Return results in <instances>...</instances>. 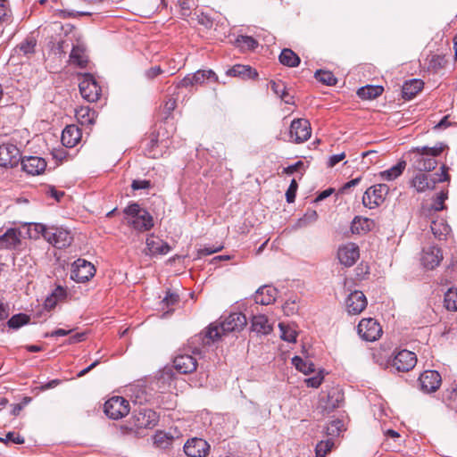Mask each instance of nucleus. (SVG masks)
<instances>
[{
	"instance_id": "nucleus-25",
	"label": "nucleus",
	"mask_w": 457,
	"mask_h": 457,
	"mask_svg": "<svg viewBox=\"0 0 457 457\" xmlns=\"http://www.w3.org/2000/svg\"><path fill=\"white\" fill-rule=\"evenodd\" d=\"M229 77H237L242 79H255L258 78V72L249 65L236 64L226 71Z\"/></svg>"
},
{
	"instance_id": "nucleus-29",
	"label": "nucleus",
	"mask_w": 457,
	"mask_h": 457,
	"mask_svg": "<svg viewBox=\"0 0 457 457\" xmlns=\"http://www.w3.org/2000/svg\"><path fill=\"white\" fill-rule=\"evenodd\" d=\"M70 61L80 68H85L88 62L86 49L82 45L73 46L70 54Z\"/></svg>"
},
{
	"instance_id": "nucleus-18",
	"label": "nucleus",
	"mask_w": 457,
	"mask_h": 457,
	"mask_svg": "<svg viewBox=\"0 0 457 457\" xmlns=\"http://www.w3.org/2000/svg\"><path fill=\"white\" fill-rule=\"evenodd\" d=\"M210 451L207 441L194 437L187 441L184 445V452L187 457H205Z\"/></svg>"
},
{
	"instance_id": "nucleus-5",
	"label": "nucleus",
	"mask_w": 457,
	"mask_h": 457,
	"mask_svg": "<svg viewBox=\"0 0 457 457\" xmlns=\"http://www.w3.org/2000/svg\"><path fill=\"white\" fill-rule=\"evenodd\" d=\"M441 174L438 179H431L426 173L419 171L411 180V186L416 189L417 192L422 193L428 189H434L437 182L450 181V175L448 174L449 168L444 164L440 168Z\"/></svg>"
},
{
	"instance_id": "nucleus-4",
	"label": "nucleus",
	"mask_w": 457,
	"mask_h": 457,
	"mask_svg": "<svg viewBox=\"0 0 457 457\" xmlns=\"http://www.w3.org/2000/svg\"><path fill=\"white\" fill-rule=\"evenodd\" d=\"M35 228L48 243L59 249L71 245L73 240L71 232L63 228L46 227L43 224H36Z\"/></svg>"
},
{
	"instance_id": "nucleus-63",
	"label": "nucleus",
	"mask_w": 457,
	"mask_h": 457,
	"mask_svg": "<svg viewBox=\"0 0 457 457\" xmlns=\"http://www.w3.org/2000/svg\"><path fill=\"white\" fill-rule=\"evenodd\" d=\"M361 177L360 176V177H358V178H356V179H352V180H350V181L346 182V183L342 187V188H341V192H342V193H347V191H348L351 187L357 186V185L360 183V181H361Z\"/></svg>"
},
{
	"instance_id": "nucleus-62",
	"label": "nucleus",
	"mask_w": 457,
	"mask_h": 457,
	"mask_svg": "<svg viewBox=\"0 0 457 457\" xmlns=\"http://www.w3.org/2000/svg\"><path fill=\"white\" fill-rule=\"evenodd\" d=\"M46 194L54 198L57 202H60L62 197L64 195L63 191H58L54 187H50L46 191Z\"/></svg>"
},
{
	"instance_id": "nucleus-42",
	"label": "nucleus",
	"mask_w": 457,
	"mask_h": 457,
	"mask_svg": "<svg viewBox=\"0 0 457 457\" xmlns=\"http://www.w3.org/2000/svg\"><path fill=\"white\" fill-rule=\"evenodd\" d=\"M292 363L295 365L296 370L304 374H309L314 371V364L312 361H304L300 356H295L292 359Z\"/></svg>"
},
{
	"instance_id": "nucleus-35",
	"label": "nucleus",
	"mask_w": 457,
	"mask_h": 457,
	"mask_svg": "<svg viewBox=\"0 0 457 457\" xmlns=\"http://www.w3.org/2000/svg\"><path fill=\"white\" fill-rule=\"evenodd\" d=\"M278 60L281 64L287 67H297L300 64V57L290 48H284L279 56Z\"/></svg>"
},
{
	"instance_id": "nucleus-10",
	"label": "nucleus",
	"mask_w": 457,
	"mask_h": 457,
	"mask_svg": "<svg viewBox=\"0 0 457 457\" xmlns=\"http://www.w3.org/2000/svg\"><path fill=\"white\" fill-rule=\"evenodd\" d=\"M81 96L89 103L96 102L101 96V87L91 74H85L79 85Z\"/></svg>"
},
{
	"instance_id": "nucleus-2",
	"label": "nucleus",
	"mask_w": 457,
	"mask_h": 457,
	"mask_svg": "<svg viewBox=\"0 0 457 457\" xmlns=\"http://www.w3.org/2000/svg\"><path fill=\"white\" fill-rule=\"evenodd\" d=\"M445 148L443 144L433 147L422 146L411 150L413 156V166L419 171H430L436 168L437 162L435 157L441 154Z\"/></svg>"
},
{
	"instance_id": "nucleus-52",
	"label": "nucleus",
	"mask_w": 457,
	"mask_h": 457,
	"mask_svg": "<svg viewBox=\"0 0 457 457\" xmlns=\"http://www.w3.org/2000/svg\"><path fill=\"white\" fill-rule=\"evenodd\" d=\"M177 107V100L173 97H169L163 104L162 110L164 113V119H168L172 112Z\"/></svg>"
},
{
	"instance_id": "nucleus-31",
	"label": "nucleus",
	"mask_w": 457,
	"mask_h": 457,
	"mask_svg": "<svg viewBox=\"0 0 457 457\" xmlns=\"http://www.w3.org/2000/svg\"><path fill=\"white\" fill-rule=\"evenodd\" d=\"M424 83L420 79H413L406 81L402 88L403 97L404 99L413 98L423 88Z\"/></svg>"
},
{
	"instance_id": "nucleus-11",
	"label": "nucleus",
	"mask_w": 457,
	"mask_h": 457,
	"mask_svg": "<svg viewBox=\"0 0 457 457\" xmlns=\"http://www.w3.org/2000/svg\"><path fill=\"white\" fill-rule=\"evenodd\" d=\"M95 272L96 269L91 262L78 259L71 265V278L78 283H85L94 277Z\"/></svg>"
},
{
	"instance_id": "nucleus-51",
	"label": "nucleus",
	"mask_w": 457,
	"mask_h": 457,
	"mask_svg": "<svg viewBox=\"0 0 457 457\" xmlns=\"http://www.w3.org/2000/svg\"><path fill=\"white\" fill-rule=\"evenodd\" d=\"M237 42L241 47H245L246 49H254L258 46V42L250 36H239Z\"/></svg>"
},
{
	"instance_id": "nucleus-59",
	"label": "nucleus",
	"mask_w": 457,
	"mask_h": 457,
	"mask_svg": "<svg viewBox=\"0 0 457 457\" xmlns=\"http://www.w3.org/2000/svg\"><path fill=\"white\" fill-rule=\"evenodd\" d=\"M303 167V162L302 161H298L295 163L289 165L283 169V173L291 175L298 170H300Z\"/></svg>"
},
{
	"instance_id": "nucleus-57",
	"label": "nucleus",
	"mask_w": 457,
	"mask_h": 457,
	"mask_svg": "<svg viewBox=\"0 0 457 457\" xmlns=\"http://www.w3.org/2000/svg\"><path fill=\"white\" fill-rule=\"evenodd\" d=\"M149 187H151V181L146 179H134L131 184V188L135 191Z\"/></svg>"
},
{
	"instance_id": "nucleus-61",
	"label": "nucleus",
	"mask_w": 457,
	"mask_h": 457,
	"mask_svg": "<svg viewBox=\"0 0 457 457\" xmlns=\"http://www.w3.org/2000/svg\"><path fill=\"white\" fill-rule=\"evenodd\" d=\"M54 298L58 301L64 299L66 297V289L61 286L55 287V289L51 294Z\"/></svg>"
},
{
	"instance_id": "nucleus-19",
	"label": "nucleus",
	"mask_w": 457,
	"mask_h": 457,
	"mask_svg": "<svg viewBox=\"0 0 457 457\" xmlns=\"http://www.w3.org/2000/svg\"><path fill=\"white\" fill-rule=\"evenodd\" d=\"M22 170L29 175H39L45 171L46 162L39 156L21 157Z\"/></svg>"
},
{
	"instance_id": "nucleus-43",
	"label": "nucleus",
	"mask_w": 457,
	"mask_h": 457,
	"mask_svg": "<svg viewBox=\"0 0 457 457\" xmlns=\"http://www.w3.org/2000/svg\"><path fill=\"white\" fill-rule=\"evenodd\" d=\"M445 306L449 311H457V288H450L445 293Z\"/></svg>"
},
{
	"instance_id": "nucleus-23",
	"label": "nucleus",
	"mask_w": 457,
	"mask_h": 457,
	"mask_svg": "<svg viewBox=\"0 0 457 457\" xmlns=\"http://www.w3.org/2000/svg\"><path fill=\"white\" fill-rule=\"evenodd\" d=\"M443 260V253L440 248L430 246L423 251L421 262L428 270L437 267Z\"/></svg>"
},
{
	"instance_id": "nucleus-49",
	"label": "nucleus",
	"mask_w": 457,
	"mask_h": 457,
	"mask_svg": "<svg viewBox=\"0 0 457 457\" xmlns=\"http://www.w3.org/2000/svg\"><path fill=\"white\" fill-rule=\"evenodd\" d=\"M278 327L281 331V338L287 342H295L297 333L295 329L291 328L288 325L279 323Z\"/></svg>"
},
{
	"instance_id": "nucleus-53",
	"label": "nucleus",
	"mask_w": 457,
	"mask_h": 457,
	"mask_svg": "<svg viewBox=\"0 0 457 457\" xmlns=\"http://www.w3.org/2000/svg\"><path fill=\"white\" fill-rule=\"evenodd\" d=\"M343 426L342 420H335L328 425L326 433L328 436H338Z\"/></svg>"
},
{
	"instance_id": "nucleus-12",
	"label": "nucleus",
	"mask_w": 457,
	"mask_h": 457,
	"mask_svg": "<svg viewBox=\"0 0 457 457\" xmlns=\"http://www.w3.org/2000/svg\"><path fill=\"white\" fill-rule=\"evenodd\" d=\"M417 363V356L415 353L406 349L398 351L392 360L390 364L399 372H407L412 370Z\"/></svg>"
},
{
	"instance_id": "nucleus-64",
	"label": "nucleus",
	"mask_w": 457,
	"mask_h": 457,
	"mask_svg": "<svg viewBox=\"0 0 457 457\" xmlns=\"http://www.w3.org/2000/svg\"><path fill=\"white\" fill-rule=\"evenodd\" d=\"M345 157V153H341V154H334L332 155L329 160H328V167H334L336 164H337L339 162H341L342 160H344Z\"/></svg>"
},
{
	"instance_id": "nucleus-36",
	"label": "nucleus",
	"mask_w": 457,
	"mask_h": 457,
	"mask_svg": "<svg viewBox=\"0 0 457 457\" xmlns=\"http://www.w3.org/2000/svg\"><path fill=\"white\" fill-rule=\"evenodd\" d=\"M154 445L160 449H169L174 441L173 436L163 431H156L154 437Z\"/></svg>"
},
{
	"instance_id": "nucleus-15",
	"label": "nucleus",
	"mask_w": 457,
	"mask_h": 457,
	"mask_svg": "<svg viewBox=\"0 0 457 457\" xmlns=\"http://www.w3.org/2000/svg\"><path fill=\"white\" fill-rule=\"evenodd\" d=\"M422 392L429 394L436 392L441 386L442 378L436 370H425L418 379Z\"/></svg>"
},
{
	"instance_id": "nucleus-33",
	"label": "nucleus",
	"mask_w": 457,
	"mask_h": 457,
	"mask_svg": "<svg viewBox=\"0 0 457 457\" xmlns=\"http://www.w3.org/2000/svg\"><path fill=\"white\" fill-rule=\"evenodd\" d=\"M251 329L256 333L267 335L271 332L272 327L265 315L260 314L253 317Z\"/></svg>"
},
{
	"instance_id": "nucleus-21",
	"label": "nucleus",
	"mask_w": 457,
	"mask_h": 457,
	"mask_svg": "<svg viewBox=\"0 0 457 457\" xmlns=\"http://www.w3.org/2000/svg\"><path fill=\"white\" fill-rule=\"evenodd\" d=\"M173 366L181 374H189L197 368V361L190 354H178L173 360Z\"/></svg>"
},
{
	"instance_id": "nucleus-8",
	"label": "nucleus",
	"mask_w": 457,
	"mask_h": 457,
	"mask_svg": "<svg viewBox=\"0 0 457 457\" xmlns=\"http://www.w3.org/2000/svg\"><path fill=\"white\" fill-rule=\"evenodd\" d=\"M312 135L311 123L306 119H295L289 129L290 141L301 144L307 141Z\"/></svg>"
},
{
	"instance_id": "nucleus-47",
	"label": "nucleus",
	"mask_w": 457,
	"mask_h": 457,
	"mask_svg": "<svg viewBox=\"0 0 457 457\" xmlns=\"http://www.w3.org/2000/svg\"><path fill=\"white\" fill-rule=\"evenodd\" d=\"M448 197L447 191H441L434 198V204L431 205L429 211L440 212L445 209V201Z\"/></svg>"
},
{
	"instance_id": "nucleus-40",
	"label": "nucleus",
	"mask_w": 457,
	"mask_h": 457,
	"mask_svg": "<svg viewBox=\"0 0 457 457\" xmlns=\"http://www.w3.org/2000/svg\"><path fill=\"white\" fill-rule=\"evenodd\" d=\"M430 228H431V231L434 234V236L436 238H438L439 240L444 239L445 237L450 231V227L446 223H445L443 220L432 221Z\"/></svg>"
},
{
	"instance_id": "nucleus-13",
	"label": "nucleus",
	"mask_w": 457,
	"mask_h": 457,
	"mask_svg": "<svg viewBox=\"0 0 457 457\" xmlns=\"http://www.w3.org/2000/svg\"><path fill=\"white\" fill-rule=\"evenodd\" d=\"M206 81H219L217 74L212 70H198L195 73L187 74L179 82V87H188L202 86Z\"/></svg>"
},
{
	"instance_id": "nucleus-58",
	"label": "nucleus",
	"mask_w": 457,
	"mask_h": 457,
	"mask_svg": "<svg viewBox=\"0 0 457 457\" xmlns=\"http://www.w3.org/2000/svg\"><path fill=\"white\" fill-rule=\"evenodd\" d=\"M323 378H324L321 374H318L314 377L305 379V383L307 386L318 388L321 385Z\"/></svg>"
},
{
	"instance_id": "nucleus-14",
	"label": "nucleus",
	"mask_w": 457,
	"mask_h": 457,
	"mask_svg": "<svg viewBox=\"0 0 457 457\" xmlns=\"http://www.w3.org/2000/svg\"><path fill=\"white\" fill-rule=\"evenodd\" d=\"M21 161L19 148L12 144L0 145V166L4 168L16 167Z\"/></svg>"
},
{
	"instance_id": "nucleus-32",
	"label": "nucleus",
	"mask_w": 457,
	"mask_h": 457,
	"mask_svg": "<svg viewBox=\"0 0 457 457\" xmlns=\"http://www.w3.org/2000/svg\"><path fill=\"white\" fill-rule=\"evenodd\" d=\"M75 116L81 125H93L96 119V112L88 106H81L76 109Z\"/></svg>"
},
{
	"instance_id": "nucleus-6",
	"label": "nucleus",
	"mask_w": 457,
	"mask_h": 457,
	"mask_svg": "<svg viewBox=\"0 0 457 457\" xmlns=\"http://www.w3.org/2000/svg\"><path fill=\"white\" fill-rule=\"evenodd\" d=\"M104 413L112 420H119L129 412V403L122 396H112L104 403Z\"/></svg>"
},
{
	"instance_id": "nucleus-38",
	"label": "nucleus",
	"mask_w": 457,
	"mask_h": 457,
	"mask_svg": "<svg viewBox=\"0 0 457 457\" xmlns=\"http://www.w3.org/2000/svg\"><path fill=\"white\" fill-rule=\"evenodd\" d=\"M179 295L169 290L167 291L165 297L160 303L161 310L165 313H170L173 312V306L179 303Z\"/></svg>"
},
{
	"instance_id": "nucleus-7",
	"label": "nucleus",
	"mask_w": 457,
	"mask_h": 457,
	"mask_svg": "<svg viewBox=\"0 0 457 457\" xmlns=\"http://www.w3.org/2000/svg\"><path fill=\"white\" fill-rule=\"evenodd\" d=\"M388 192L389 187L387 185H374L365 191L362 196V204L370 209L375 208L385 201Z\"/></svg>"
},
{
	"instance_id": "nucleus-41",
	"label": "nucleus",
	"mask_w": 457,
	"mask_h": 457,
	"mask_svg": "<svg viewBox=\"0 0 457 457\" xmlns=\"http://www.w3.org/2000/svg\"><path fill=\"white\" fill-rule=\"evenodd\" d=\"M315 79L326 86H334L337 79L329 71L318 70L314 74Z\"/></svg>"
},
{
	"instance_id": "nucleus-27",
	"label": "nucleus",
	"mask_w": 457,
	"mask_h": 457,
	"mask_svg": "<svg viewBox=\"0 0 457 457\" xmlns=\"http://www.w3.org/2000/svg\"><path fill=\"white\" fill-rule=\"evenodd\" d=\"M344 401V394L338 387H332L328 391L323 409L330 412L340 406Z\"/></svg>"
},
{
	"instance_id": "nucleus-55",
	"label": "nucleus",
	"mask_w": 457,
	"mask_h": 457,
	"mask_svg": "<svg viewBox=\"0 0 457 457\" xmlns=\"http://www.w3.org/2000/svg\"><path fill=\"white\" fill-rule=\"evenodd\" d=\"M270 89L273 91V93L280 98V95H284L287 91V87L285 86V83L281 80H271L270 82Z\"/></svg>"
},
{
	"instance_id": "nucleus-17",
	"label": "nucleus",
	"mask_w": 457,
	"mask_h": 457,
	"mask_svg": "<svg viewBox=\"0 0 457 457\" xmlns=\"http://www.w3.org/2000/svg\"><path fill=\"white\" fill-rule=\"evenodd\" d=\"M134 425L138 428H153L159 420L158 414L152 409L140 408L133 415Z\"/></svg>"
},
{
	"instance_id": "nucleus-16",
	"label": "nucleus",
	"mask_w": 457,
	"mask_h": 457,
	"mask_svg": "<svg viewBox=\"0 0 457 457\" xmlns=\"http://www.w3.org/2000/svg\"><path fill=\"white\" fill-rule=\"evenodd\" d=\"M360 257L359 246L353 242L346 243L339 246L337 258L341 264L345 267H352Z\"/></svg>"
},
{
	"instance_id": "nucleus-26",
	"label": "nucleus",
	"mask_w": 457,
	"mask_h": 457,
	"mask_svg": "<svg viewBox=\"0 0 457 457\" xmlns=\"http://www.w3.org/2000/svg\"><path fill=\"white\" fill-rule=\"evenodd\" d=\"M81 138V132L76 125H68L62 130L61 141L66 147L75 146Z\"/></svg>"
},
{
	"instance_id": "nucleus-54",
	"label": "nucleus",
	"mask_w": 457,
	"mask_h": 457,
	"mask_svg": "<svg viewBox=\"0 0 457 457\" xmlns=\"http://www.w3.org/2000/svg\"><path fill=\"white\" fill-rule=\"evenodd\" d=\"M298 188V184L295 179L291 180V183L286 192V199L287 202L291 204L295 200L296 191Z\"/></svg>"
},
{
	"instance_id": "nucleus-45",
	"label": "nucleus",
	"mask_w": 457,
	"mask_h": 457,
	"mask_svg": "<svg viewBox=\"0 0 457 457\" xmlns=\"http://www.w3.org/2000/svg\"><path fill=\"white\" fill-rule=\"evenodd\" d=\"M29 321V317L24 313H19L13 315L8 321L7 325L9 328L17 329L21 326L27 324Z\"/></svg>"
},
{
	"instance_id": "nucleus-44",
	"label": "nucleus",
	"mask_w": 457,
	"mask_h": 457,
	"mask_svg": "<svg viewBox=\"0 0 457 457\" xmlns=\"http://www.w3.org/2000/svg\"><path fill=\"white\" fill-rule=\"evenodd\" d=\"M37 41L34 37H27L24 41L16 46L15 50L22 53L24 55H27L29 54L34 53Z\"/></svg>"
},
{
	"instance_id": "nucleus-46",
	"label": "nucleus",
	"mask_w": 457,
	"mask_h": 457,
	"mask_svg": "<svg viewBox=\"0 0 457 457\" xmlns=\"http://www.w3.org/2000/svg\"><path fill=\"white\" fill-rule=\"evenodd\" d=\"M143 144L145 145V154L148 156H155L154 153L155 146L158 144V137L154 133H151L149 137L143 140Z\"/></svg>"
},
{
	"instance_id": "nucleus-37",
	"label": "nucleus",
	"mask_w": 457,
	"mask_h": 457,
	"mask_svg": "<svg viewBox=\"0 0 457 457\" xmlns=\"http://www.w3.org/2000/svg\"><path fill=\"white\" fill-rule=\"evenodd\" d=\"M373 221L368 218L355 217L351 225L353 233L361 234L370 230Z\"/></svg>"
},
{
	"instance_id": "nucleus-9",
	"label": "nucleus",
	"mask_w": 457,
	"mask_h": 457,
	"mask_svg": "<svg viewBox=\"0 0 457 457\" xmlns=\"http://www.w3.org/2000/svg\"><path fill=\"white\" fill-rule=\"evenodd\" d=\"M359 336L365 341L374 342L382 336L380 324L372 318L362 319L357 327Z\"/></svg>"
},
{
	"instance_id": "nucleus-34",
	"label": "nucleus",
	"mask_w": 457,
	"mask_h": 457,
	"mask_svg": "<svg viewBox=\"0 0 457 457\" xmlns=\"http://www.w3.org/2000/svg\"><path fill=\"white\" fill-rule=\"evenodd\" d=\"M384 87L381 86L367 85L357 91V96L362 100H372L382 95Z\"/></svg>"
},
{
	"instance_id": "nucleus-50",
	"label": "nucleus",
	"mask_w": 457,
	"mask_h": 457,
	"mask_svg": "<svg viewBox=\"0 0 457 457\" xmlns=\"http://www.w3.org/2000/svg\"><path fill=\"white\" fill-rule=\"evenodd\" d=\"M0 441L4 442L6 445L9 443L21 445L24 443V437L21 436L17 432L10 431L7 434H5L4 437H0Z\"/></svg>"
},
{
	"instance_id": "nucleus-56",
	"label": "nucleus",
	"mask_w": 457,
	"mask_h": 457,
	"mask_svg": "<svg viewBox=\"0 0 457 457\" xmlns=\"http://www.w3.org/2000/svg\"><path fill=\"white\" fill-rule=\"evenodd\" d=\"M163 72L164 71L161 68V66L157 65L147 69L145 71V76L147 79L152 80L159 75L162 74Z\"/></svg>"
},
{
	"instance_id": "nucleus-48",
	"label": "nucleus",
	"mask_w": 457,
	"mask_h": 457,
	"mask_svg": "<svg viewBox=\"0 0 457 457\" xmlns=\"http://www.w3.org/2000/svg\"><path fill=\"white\" fill-rule=\"evenodd\" d=\"M333 446L334 442L332 439L320 441L315 448L316 457H326V454L331 451Z\"/></svg>"
},
{
	"instance_id": "nucleus-1",
	"label": "nucleus",
	"mask_w": 457,
	"mask_h": 457,
	"mask_svg": "<svg viewBox=\"0 0 457 457\" xmlns=\"http://www.w3.org/2000/svg\"><path fill=\"white\" fill-rule=\"evenodd\" d=\"M247 324V320L242 312H233L220 322L211 323L204 331V344L211 345L220 339L223 335L240 332Z\"/></svg>"
},
{
	"instance_id": "nucleus-39",
	"label": "nucleus",
	"mask_w": 457,
	"mask_h": 457,
	"mask_svg": "<svg viewBox=\"0 0 457 457\" xmlns=\"http://www.w3.org/2000/svg\"><path fill=\"white\" fill-rule=\"evenodd\" d=\"M427 61V69L432 73H437L446 64L445 56L439 54L431 55Z\"/></svg>"
},
{
	"instance_id": "nucleus-30",
	"label": "nucleus",
	"mask_w": 457,
	"mask_h": 457,
	"mask_svg": "<svg viewBox=\"0 0 457 457\" xmlns=\"http://www.w3.org/2000/svg\"><path fill=\"white\" fill-rule=\"evenodd\" d=\"M406 165L407 163L404 160H400L390 169L379 172V178L383 180L393 181L403 174Z\"/></svg>"
},
{
	"instance_id": "nucleus-20",
	"label": "nucleus",
	"mask_w": 457,
	"mask_h": 457,
	"mask_svg": "<svg viewBox=\"0 0 457 457\" xmlns=\"http://www.w3.org/2000/svg\"><path fill=\"white\" fill-rule=\"evenodd\" d=\"M345 304L347 312L350 314L356 315L366 308L367 299L361 291L355 290L348 295Z\"/></svg>"
},
{
	"instance_id": "nucleus-28",
	"label": "nucleus",
	"mask_w": 457,
	"mask_h": 457,
	"mask_svg": "<svg viewBox=\"0 0 457 457\" xmlns=\"http://www.w3.org/2000/svg\"><path fill=\"white\" fill-rule=\"evenodd\" d=\"M277 296L276 288L270 286L261 287L255 293L254 301L258 304L268 305L272 303Z\"/></svg>"
},
{
	"instance_id": "nucleus-3",
	"label": "nucleus",
	"mask_w": 457,
	"mask_h": 457,
	"mask_svg": "<svg viewBox=\"0 0 457 457\" xmlns=\"http://www.w3.org/2000/svg\"><path fill=\"white\" fill-rule=\"evenodd\" d=\"M123 212L128 218V223L137 231H148L154 227L153 216L137 203L129 204Z\"/></svg>"
},
{
	"instance_id": "nucleus-22",
	"label": "nucleus",
	"mask_w": 457,
	"mask_h": 457,
	"mask_svg": "<svg viewBox=\"0 0 457 457\" xmlns=\"http://www.w3.org/2000/svg\"><path fill=\"white\" fill-rule=\"evenodd\" d=\"M146 248L145 253L146 255L154 256L157 254H166L170 251V246L159 237L150 235L145 240Z\"/></svg>"
},
{
	"instance_id": "nucleus-24",
	"label": "nucleus",
	"mask_w": 457,
	"mask_h": 457,
	"mask_svg": "<svg viewBox=\"0 0 457 457\" xmlns=\"http://www.w3.org/2000/svg\"><path fill=\"white\" fill-rule=\"evenodd\" d=\"M21 242V232L16 228H9L0 236V249H16Z\"/></svg>"
},
{
	"instance_id": "nucleus-60",
	"label": "nucleus",
	"mask_w": 457,
	"mask_h": 457,
	"mask_svg": "<svg viewBox=\"0 0 457 457\" xmlns=\"http://www.w3.org/2000/svg\"><path fill=\"white\" fill-rule=\"evenodd\" d=\"M222 249V246H204L198 250L199 255L206 256L217 253Z\"/></svg>"
}]
</instances>
